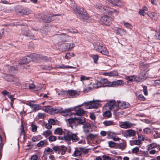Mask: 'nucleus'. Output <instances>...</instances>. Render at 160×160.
<instances>
[{
    "label": "nucleus",
    "instance_id": "f257e3e1",
    "mask_svg": "<svg viewBox=\"0 0 160 160\" xmlns=\"http://www.w3.org/2000/svg\"><path fill=\"white\" fill-rule=\"evenodd\" d=\"M74 11L76 13L78 18L81 20L84 21L88 20L89 16L83 8H75Z\"/></svg>",
    "mask_w": 160,
    "mask_h": 160
},
{
    "label": "nucleus",
    "instance_id": "f03ea898",
    "mask_svg": "<svg viewBox=\"0 0 160 160\" xmlns=\"http://www.w3.org/2000/svg\"><path fill=\"white\" fill-rule=\"evenodd\" d=\"M94 49L102 54L107 55L108 53L106 48L103 46V44L99 42H94L93 44Z\"/></svg>",
    "mask_w": 160,
    "mask_h": 160
},
{
    "label": "nucleus",
    "instance_id": "7ed1b4c3",
    "mask_svg": "<svg viewBox=\"0 0 160 160\" xmlns=\"http://www.w3.org/2000/svg\"><path fill=\"white\" fill-rule=\"evenodd\" d=\"M66 135L64 136V139L65 140L70 141L72 140V141H75L78 140V137L76 134L72 133L69 131H67Z\"/></svg>",
    "mask_w": 160,
    "mask_h": 160
},
{
    "label": "nucleus",
    "instance_id": "20e7f679",
    "mask_svg": "<svg viewBox=\"0 0 160 160\" xmlns=\"http://www.w3.org/2000/svg\"><path fill=\"white\" fill-rule=\"evenodd\" d=\"M97 8H98L100 11H102L103 12L106 11V12L110 15L112 14L113 13H115V15H117L119 13V11H118L117 10L111 9L108 7H105L102 5L98 4Z\"/></svg>",
    "mask_w": 160,
    "mask_h": 160
},
{
    "label": "nucleus",
    "instance_id": "39448f33",
    "mask_svg": "<svg viewBox=\"0 0 160 160\" xmlns=\"http://www.w3.org/2000/svg\"><path fill=\"white\" fill-rule=\"evenodd\" d=\"M61 93L63 95L69 94L70 98H73L76 97L79 94V92L74 90H69L68 91H62Z\"/></svg>",
    "mask_w": 160,
    "mask_h": 160
},
{
    "label": "nucleus",
    "instance_id": "423d86ee",
    "mask_svg": "<svg viewBox=\"0 0 160 160\" xmlns=\"http://www.w3.org/2000/svg\"><path fill=\"white\" fill-rule=\"evenodd\" d=\"M113 20V18L112 17L104 15L101 18L100 21L101 24L108 25Z\"/></svg>",
    "mask_w": 160,
    "mask_h": 160
},
{
    "label": "nucleus",
    "instance_id": "0eeeda50",
    "mask_svg": "<svg viewBox=\"0 0 160 160\" xmlns=\"http://www.w3.org/2000/svg\"><path fill=\"white\" fill-rule=\"evenodd\" d=\"M135 124L132 123L129 121H126L123 122H122L120 125V127L124 129H127L132 128Z\"/></svg>",
    "mask_w": 160,
    "mask_h": 160
},
{
    "label": "nucleus",
    "instance_id": "6e6552de",
    "mask_svg": "<svg viewBox=\"0 0 160 160\" xmlns=\"http://www.w3.org/2000/svg\"><path fill=\"white\" fill-rule=\"evenodd\" d=\"M82 152L84 153L87 152V150L83 148L80 147L76 148L75 149L73 154L75 156H80L82 154Z\"/></svg>",
    "mask_w": 160,
    "mask_h": 160
},
{
    "label": "nucleus",
    "instance_id": "1a4fd4ad",
    "mask_svg": "<svg viewBox=\"0 0 160 160\" xmlns=\"http://www.w3.org/2000/svg\"><path fill=\"white\" fill-rule=\"evenodd\" d=\"M118 107L121 109H124L129 107L130 105L128 102L119 101H118Z\"/></svg>",
    "mask_w": 160,
    "mask_h": 160
},
{
    "label": "nucleus",
    "instance_id": "9d476101",
    "mask_svg": "<svg viewBox=\"0 0 160 160\" xmlns=\"http://www.w3.org/2000/svg\"><path fill=\"white\" fill-rule=\"evenodd\" d=\"M123 84V81L122 80H118L112 82H109L107 85L108 87H114Z\"/></svg>",
    "mask_w": 160,
    "mask_h": 160
},
{
    "label": "nucleus",
    "instance_id": "9b49d317",
    "mask_svg": "<svg viewBox=\"0 0 160 160\" xmlns=\"http://www.w3.org/2000/svg\"><path fill=\"white\" fill-rule=\"evenodd\" d=\"M60 15L55 14L53 16H57ZM53 16H46L43 15V16H42L41 18V19H42L43 21L46 23H48L51 22L52 20V17Z\"/></svg>",
    "mask_w": 160,
    "mask_h": 160
},
{
    "label": "nucleus",
    "instance_id": "f8f14e48",
    "mask_svg": "<svg viewBox=\"0 0 160 160\" xmlns=\"http://www.w3.org/2000/svg\"><path fill=\"white\" fill-rule=\"evenodd\" d=\"M31 58L30 56L23 57L19 61V63L21 64H26L30 62Z\"/></svg>",
    "mask_w": 160,
    "mask_h": 160
},
{
    "label": "nucleus",
    "instance_id": "ddd939ff",
    "mask_svg": "<svg viewBox=\"0 0 160 160\" xmlns=\"http://www.w3.org/2000/svg\"><path fill=\"white\" fill-rule=\"evenodd\" d=\"M113 29L115 32L117 34H120L121 36L125 35L126 33V31L123 29H122L120 28L114 27L113 28Z\"/></svg>",
    "mask_w": 160,
    "mask_h": 160
},
{
    "label": "nucleus",
    "instance_id": "4468645a",
    "mask_svg": "<svg viewBox=\"0 0 160 160\" xmlns=\"http://www.w3.org/2000/svg\"><path fill=\"white\" fill-rule=\"evenodd\" d=\"M20 136L22 135L23 136V138L24 141L25 140L26 132L24 129V125L22 121H21V128H20Z\"/></svg>",
    "mask_w": 160,
    "mask_h": 160
},
{
    "label": "nucleus",
    "instance_id": "2eb2a0df",
    "mask_svg": "<svg viewBox=\"0 0 160 160\" xmlns=\"http://www.w3.org/2000/svg\"><path fill=\"white\" fill-rule=\"evenodd\" d=\"M109 2L112 5L118 7H120L122 5V2L119 0H109Z\"/></svg>",
    "mask_w": 160,
    "mask_h": 160
},
{
    "label": "nucleus",
    "instance_id": "dca6fc26",
    "mask_svg": "<svg viewBox=\"0 0 160 160\" xmlns=\"http://www.w3.org/2000/svg\"><path fill=\"white\" fill-rule=\"evenodd\" d=\"M84 132L86 133H88L90 131L91 129V125L88 123H86L83 126Z\"/></svg>",
    "mask_w": 160,
    "mask_h": 160
},
{
    "label": "nucleus",
    "instance_id": "f3484780",
    "mask_svg": "<svg viewBox=\"0 0 160 160\" xmlns=\"http://www.w3.org/2000/svg\"><path fill=\"white\" fill-rule=\"evenodd\" d=\"M89 102H90V103L92 109L97 108L98 107L99 104L98 101H90Z\"/></svg>",
    "mask_w": 160,
    "mask_h": 160
},
{
    "label": "nucleus",
    "instance_id": "a211bd4d",
    "mask_svg": "<svg viewBox=\"0 0 160 160\" xmlns=\"http://www.w3.org/2000/svg\"><path fill=\"white\" fill-rule=\"evenodd\" d=\"M92 86L94 88H98L102 86L104 87V85L102 84L101 81H97L92 84Z\"/></svg>",
    "mask_w": 160,
    "mask_h": 160
},
{
    "label": "nucleus",
    "instance_id": "6ab92c4d",
    "mask_svg": "<svg viewBox=\"0 0 160 160\" xmlns=\"http://www.w3.org/2000/svg\"><path fill=\"white\" fill-rule=\"evenodd\" d=\"M100 134L103 136H105L107 134L109 137H112L116 135L115 133L112 132H109L107 134V132L105 131H102L100 132Z\"/></svg>",
    "mask_w": 160,
    "mask_h": 160
},
{
    "label": "nucleus",
    "instance_id": "aec40b11",
    "mask_svg": "<svg viewBox=\"0 0 160 160\" xmlns=\"http://www.w3.org/2000/svg\"><path fill=\"white\" fill-rule=\"evenodd\" d=\"M48 144V142L46 140H42L40 141L37 144L38 147H44Z\"/></svg>",
    "mask_w": 160,
    "mask_h": 160
},
{
    "label": "nucleus",
    "instance_id": "412c9836",
    "mask_svg": "<svg viewBox=\"0 0 160 160\" xmlns=\"http://www.w3.org/2000/svg\"><path fill=\"white\" fill-rule=\"evenodd\" d=\"M54 133L55 134L59 135H62L63 133L65 134L64 132L63 131L62 128H56L54 130Z\"/></svg>",
    "mask_w": 160,
    "mask_h": 160
},
{
    "label": "nucleus",
    "instance_id": "4be33fe9",
    "mask_svg": "<svg viewBox=\"0 0 160 160\" xmlns=\"http://www.w3.org/2000/svg\"><path fill=\"white\" fill-rule=\"evenodd\" d=\"M148 15L150 18L154 20H156L158 18L157 13L154 12H149Z\"/></svg>",
    "mask_w": 160,
    "mask_h": 160
},
{
    "label": "nucleus",
    "instance_id": "5701e85b",
    "mask_svg": "<svg viewBox=\"0 0 160 160\" xmlns=\"http://www.w3.org/2000/svg\"><path fill=\"white\" fill-rule=\"evenodd\" d=\"M127 136L129 137L134 136L136 134L134 130L132 129L128 130L126 131Z\"/></svg>",
    "mask_w": 160,
    "mask_h": 160
},
{
    "label": "nucleus",
    "instance_id": "b1692460",
    "mask_svg": "<svg viewBox=\"0 0 160 160\" xmlns=\"http://www.w3.org/2000/svg\"><path fill=\"white\" fill-rule=\"evenodd\" d=\"M7 80L9 82H14V83L18 85L19 84V79L16 78L12 77L11 78H9Z\"/></svg>",
    "mask_w": 160,
    "mask_h": 160
},
{
    "label": "nucleus",
    "instance_id": "393cba45",
    "mask_svg": "<svg viewBox=\"0 0 160 160\" xmlns=\"http://www.w3.org/2000/svg\"><path fill=\"white\" fill-rule=\"evenodd\" d=\"M75 119L76 120V122L78 123L83 124H85L86 122H85L84 118L81 117V118H75Z\"/></svg>",
    "mask_w": 160,
    "mask_h": 160
},
{
    "label": "nucleus",
    "instance_id": "a878e982",
    "mask_svg": "<svg viewBox=\"0 0 160 160\" xmlns=\"http://www.w3.org/2000/svg\"><path fill=\"white\" fill-rule=\"evenodd\" d=\"M139 79L140 81H143L146 79V76L144 72H141L139 75Z\"/></svg>",
    "mask_w": 160,
    "mask_h": 160
},
{
    "label": "nucleus",
    "instance_id": "bb28decb",
    "mask_svg": "<svg viewBox=\"0 0 160 160\" xmlns=\"http://www.w3.org/2000/svg\"><path fill=\"white\" fill-rule=\"evenodd\" d=\"M52 149L55 152H58V153L59 154L61 153V148L59 146H54L52 147Z\"/></svg>",
    "mask_w": 160,
    "mask_h": 160
},
{
    "label": "nucleus",
    "instance_id": "cd10ccee",
    "mask_svg": "<svg viewBox=\"0 0 160 160\" xmlns=\"http://www.w3.org/2000/svg\"><path fill=\"white\" fill-rule=\"evenodd\" d=\"M85 113V111L81 109H79L75 113V115L81 116L83 115Z\"/></svg>",
    "mask_w": 160,
    "mask_h": 160
},
{
    "label": "nucleus",
    "instance_id": "c85d7f7f",
    "mask_svg": "<svg viewBox=\"0 0 160 160\" xmlns=\"http://www.w3.org/2000/svg\"><path fill=\"white\" fill-rule=\"evenodd\" d=\"M126 146V143L125 141H123L122 142L120 143L118 145L119 148L122 150L125 149Z\"/></svg>",
    "mask_w": 160,
    "mask_h": 160
},
{
    "label": "nucleus",
    "instance_id": "c756f323",
    "mask_svg": "<svg viewBox=\"0 0 160 160\" xmlns=\"http://www.w3.org/2000/svg\"><path fill=\"white\" fill-rule=\"evenodd\" d=\"M115 100H110L108 103L109 109L111 110L115 106Z\"/></svg>",
    "mask_w": 160,
    "mask_h": 160
},
{
    "label": "nucleus",
    "instance_id": "7c9ffc66",
    "mask_svg": "<svg viewBox=\"0 0 160 160\" xmlns=\"http://www.w3.org/2000/svg\"><path fill=\"white\" fill-rule=\"evenodd\" d=\"M157 146V145L155 143L150 144L147 146V150L148 151L151 150L153 148H156Z\"/></svg>",
    "mask_w": 160,
    "mask_h": 160
},
{
    "label": "nucleus",
    "instance_id": "2f4dec72",
    "mask_svg": "<svg viewBox=\"0 0 160 160\" xmlns=\"http://www.w3.org/2000/svg\"><path fill=\"white\" fill-rule=\"evenodd\" d=\"M138 154L141 156L146 157L148 156V151H143L140 150Z\"/></svg>",
    "mask_w": 160,
    "mask_h": 160
},
{
    "label": "nucleus",
    "instance_id": "473e14b6",
    "mask_svg": "<svg viewBox=\"0 0 160 160\" xmlns=\"http://www.w3.org/2000/svg\"><path fill=\"white\" fill-rule=\"evenodd\" d=\"M66 46L67 47V49L68 51H71L73 48L75 46L74 43H67Z\"/></svg>",
    "mask_w": 160,
    "mask_h": 160
},
{
    "label": "nucleus",
    "instance_id": "72a5a7b5",
    "mask_svg": "<svg viewBox=\"0 0 160 160\" xmlns=\"http://www.w3.org/2000/svg\"><path fill=\"white\" fill-rule=\"evenodd\" d=\"M108 75L110 77L119 76L118 72L116 71H113L108 72Z\"/></svg>",
    "mask_w": 160,
    "mask_h": 160
},
{
    "label": "nucleus",
    "instance_id": "f704fd0d",
    "mask_svg": "<svg viewBox=\"0 0 160 160\" xmlns=\"http://www.w3.org/2000/svg\"><path fill=\"white\" fill-rule=\"evenodd\" d=\"M103 124L106 126H109L114 124L112 121H106L103 122Z\"/></svg>",
    "mask_w": 160,
    "mask_h": 160
},
{
    "label": "nucleus",
    "instance_id": "c9c22d12",
    "mask_svg": "<svg viewBox=\"0 0 160 160\" xmlns=\"http://www.w3.org/2000/svg\"><path fill=\"white\" fill-rule=\"evenodd\" d=\"M23 35L29 37L30 39H32L34 37L33 34L32 33L29 31H28V32L23 33Z\"/></svg>",
    "mask_w": 160,
    "mask_h": 160
},
{
    "label": "nucleus",
    "instance_id": "e433bc0d",
    "mask_svg": "<svg viewBox=\"0 0 160 160\" xmlns=\"http://www.w3.org/2000/svg\"><path fill=\"white\" fill-rule=\"evenodd\" d=\"M48 152L51 153L52 154H53V151L52 148V149L51 148L49 147H47V148H46L45 149V151H44V153L45 155H47V153H48Z\"/></svg>",
    "mask_w": 160,
    "mask_h": 160
},
{
    "label": "nucleus",
    "instance_id": "4c0bfd02",
    "mask_svg": "<svg viewBox=\"0 0 160 160\" xmlns=\"http://www.w3.org/2000/svg\"><path fill=\"white\" fill-rule=\"evenodd\" d=\"M62 115L64 116L70 115L71 114V113L69 110L62 111Z\"/></svg>",
    "mask_w": 160,
    "mask_h": 160
},
{
    "label": "nucleus",
    "instance_id": "58836bf2",
    "mask_svg": "<svg viewBox=\"0 0 160 160\" xmlns=\"http://www.w3.org/2000/svg\"><path fill=\"white\" fill-rule=\"evenodd\" d=\"M52 133V132L51 130H47L46 131L43 132L42 135H44L45 137H47L48 136L51 135Z\"/></svg>",
    "mask_w": 160,
    "mask_h": 160
},
{
    "label": "nucleus",
    "instance_id": "ea45409f",
    "mask_svg": "<svg viewBox=\"0 0 160 160\" xmlns=\"http://www.w3.org/2000/svg\"><path fill=\"white\" fill-rule=\"evenodd\" d=\"M125 78L129 81H132L133 80H135V78L134 76H125Z\"/></svg>",
    "mask_w": 160,
    "mask_h": 160
},
{
    "label": "nucleus",
    "instance_id": "a19ab883",
    "mask_svg": "<svg viewBox=\"0 0 160 160\" xmlns=\"http://www.w3.org/2000/svg\"><path fill=\"white\" fill-rule=\"evenodd\" d=\"M14 95H10H10H8V98H10L11 99V102L10 104H11V105L12 107V108L13 107V102H14V100L15 99V98H14Z\"/></svg>",
    "mask_w": 160,
    "mask_h": 160
},
{
    "label": "nucleus",
    "instance_id": "79ce46f5",
    "mask_svg": "<svg viewBox=\"0 0 160 160\" xmlns=\"http://www.w3.org/2000/svg\"><path fill=\"white\" fill-rule=\"evenodd\" d=\"M56 137L53 135H51L48 138V140L50 142H54L56 141Z\"/></svg>",
    "mask_w": 160,
    "mask_h": 160
},
{
    "label": "nucleus",
    "instance_id": "37998d69",
    "mask_svg": "<svg viewBox=\"0 0 160 160\" xmlns=\"http://www.w3.org/2000/svg\"><path fill=\"white\" fill-rule=\"evenodd\" d=\"M151 132L152 130L149 128H146L143 129V132L146 134L150 133Z\"/></svg>",
    "mask_w": 160,
    "mask_h": 160
},
{
    "label": "nucleus",
    "instance_id": "c03bdc74",
    "mask_svg": "<svg viewBox=\"0 0 160 160\" xmlns=\"http://www.w3.org/2000/svg\"><path fill=\"white\" fill-rule=\"evenodd\" d=\"M90 102H84L82 105H84L85 108L86 109H92L91 106L90 105Z\"/></svg>",
    "mask_w": 160,
    "mask_h": 160
},
{
    "label": "nucleus",
    "instance_id": "a18cd8bd",
    "mask_svg": "<svg viewBox=\"0 0 160 160\" xmlns=\"http://www.w3.org/2000/svg\"><path fill=\"white\" fill-rule=\"evenodd\" d=\"M19 13L21 15H27L29 13L27 10L25 9H23L21 11H20Z\"/></svg>",
    "mask_w": 160,
    "mask_h": 160
},
{
    "label": "nucleus",
    "instance_id": "49530a36",
    "mask_svg": "<svg viewBox=\"0 0 160 160\" xmlns=\"http://www.w3.org/2000/svg\"><path fill=\"white\" fill-rule=\"evenodd\" d=\"M92 57L94 60V62L95 63H97L99 58L98 56V55H92Z\"/></svg>",
    "mask_w": 160,
    "mask_h": 160
},
{
    "label": "nucleus",
    "instance_id": "de8ad7c7",
    "mask_svg": "<svg viewBox=\"0 0 160 160\" xmlns=\"http://www.w3.org/2000/svg\"><path fill=\"white\" fill-rule=\"evenodd\" d=\"M139 149L138 147H136L132 149V153L135 154H136L138 152H139Z\"/></svg>",
    "mask_w": 160,
    "mask_h": 160
},
{
    "label": "nucleus",
    "instance_id": "09e8293b",
    "mask_svg": "<svg viewBox=\"0 0 160 160\" xmlns=\"http://www.w3.org/2000/svg\"><path fill=\"white\" fill-rule=\"evenodd\" d=\"M90 78V77H86L83 75H81L80 77V80L82 81L89 80Z\"/></svg>",
    "mask_w": 160,
    "mask_h": 160
},
{
    "label": "nucleus",
    "instance_id": "8fccbe9b",
    "mask_svg": "<svg viewBox=\"0 0 160 160\" xmlns=\"http://www.w3.org/2000/svg\"><path fill=\"white\" fill-rule=\"evenodd\" d=\"M104 116L108 118H110L111 116V114L110 111H106L104 112Z\"/></svg>",
    "mask_w": 160,
    "mask_h": 160
},
{
    "label": "nucleus",
    "instance_id": "3c124183",
    "mask_svg": "<svg viewBox=\"0 0 160 160\" xmlns=\"http://www.w3.org/2000/svg\"><path fill=\"white\" fill-rule=\"evenodd\" d=\"M101 81L102 82V84H103V85H104V83H106L107 84L106 85H104V87L106 86H108L107 85L108 84V83L110 82H108L107 79H103L101 80Z\"/></svg>",
    "mask_w": 160,
    "mask_h": 160
},
{
    "label": "nucleus",
    "instance_id": "603ef678",
    "mask_svg": "<svg viewBox=\"0 0 160 160\" xmlns=\"http://www.w3.org/2000/svg\"><path fill=\"white\" fill-rule=\"evenodd\" d=\"M58 68H63V69H65V68H75L74 67L70 66H66L63 65H62L61 66L59 67Z\"/></svg>",
    "mask_w": 160,
    "mask_h": 160
},
{
    "label": "nucleus",
    "instance_id": "864d4df0",
    "mask_svg": "<svg viewBox=\"0 0 160 160\" xmlns=\"http://www.w3.org/2000/svg\"><path fill=\"white\" fill-rule=\"evenodd\" d=\"M133 142L134 144L137 145H140L142 143L141 141L139 140H135L133 141Z\"/></svg>",
    "mask_w": 160,
    "mask_h": 160
},
{
    "label": "nucleus",
    "instance_id": "5fc2aeb1",
    "mask_svg": "<svg viewBox=\"0 0 160 160\" xmlns=\"http://www.w3.org/2000/svg\"><path fill=\"white\" fill-rule=\"evenodd\" d=\"M38 116L39 118L43 119L45 118V114L44 113H39Z\"/></svg>",
    "mask_w": 160,
    "mask_h": 160
},
{
    "label": "nucleus",
    "instance_id": "6e6d98bb",
    "mask_svg": "<svg viewBox=\"0 0 160 160\" xmlns=\"http://www.w3.org/2000/svg\"><path fill=\"white\" fill-rule=\"evenodd\" d=\"M32 127V132H35L37 130V127L34 124H32L31 125Z\"/></svg>",
    "mask_w": 160,
    "mask_h": 160
},
{
    "label": "nucleus",
    "instance_id": "4d7b16f0",
    "mask_svg": "<svg viewBox=\"0 0 160 160\" xmlns=\"http://www.w3.org/2000/svg\"><path fill=\"white\" fill-rule=\"evenodd\" d=\"M52 107L49 106H46L44 109V111L47 112L51 111Z\"/></svg>",
    "mask_w": 160,
    "mask_h": 160
},
{
    "label": "nucleus",
    "instance_id": "13d9d810",
    "mask_svg": "<svg viewBox=\"0 0 160 160\" xmlns=\"http://www.w3.org/2000/svg\"><path fill=\"white\" fill-rule=\"evenodd\" d=\"M109 146L111 148L114 147L115 145V143L112 141H109L108 142Z\"/></svg>",
    "mask_w": 160,
    "mask_h": 160
},
{
    "label": "nucleus",
    "instance_id": "bf43d9fd",
    "mask_svg": "<svg viewBox=\"0 0 160 160\" xmlns=\"http://www.w3.org/2000/svg\"><path fill=\"white\" fill-rule=\"evenodd\" d=\"M68 122L70 124L74 123V122L76 121V120L75 119V118H68Z\"/></svg>",
    "mask_w": 160,
    "mask_h": 160
},
{
    "label": "nucleus",
    "instance_id": "052dcab7",
    "mask_svg": "<svg viewBox=\"0 0 160 160\" xmlns=\"http://www.w3.org/2000/svg\"><path fill=\"white\" fill-rule=\"evenodd\" d=\"M97 136V135L93 134H90L88 135V137L91 139H93Z\"/></svg>",
    "mask_w": 160,
    "mask_h": 160
},
{
    "label": "nucleus",
    "instance_id": "680f3d73",
    "mask_svg": "<svg viewBox=\"0 0 160 160\" xmlns=\"http://www.w3.org/2000/svg\"><path fill=\"white\" fill-rule=\"evenodd\" d=\"M67 151L66 147L61 148V154L62 155H64Z\"/></svg>",
    "mask_w": 160,
    "mask_h": 160
},
{
    "label": "nucleus",
    "instance_id": "e2e57ef3",
    "mask_svg": "<svg viewBox=\"0 0 160 160\" xmlns=\"http://www.w3.org/2000/svg\"><path fill=\"white\" fill-rule=\"evenodd\" d=\"M45 128L47 129H50L52 128V125H51L49 122L46 123L45 125Z\"/></svg>",
    "mask_w": 160,
    "mask_h": 160
},
{
    "label": "nucleus",
    "instance_id": "0e129e2a",
    "mask_svg": "<svg viewBox=\"0 0 160 160\" xmlns=\"http://www.w3.org/2000/svg\"><path fill=\"white\" fill-rule=\"evenodd\" d=\"M48 122L52 125H54L56 123L55 120L53 119H49L48 120Z\"/></svg>",
    "mask_w": 160,
    "mask_h": 160
},
{
    "label": "nucleus",
    "instance_id": "69168bd1",
    "mask_svg": "<svg viewBox=\"0 0 160 160\" xmlns=\"http://www.w3.org/2000/svg\"><path fill=\"white\" fill-rule=\"evenodd\" d=\"M138 99L140 100L143 101L145 99V97L142 94L139 95L138 97Z\"/></svg>",
    "mask_w": 160,
    "mask_h": 160
},
{
    "label": "nucleus",
    "instance_id": "338daca9",
    "mask_svg": "<svg viewBox=\"0 0 160 160\" xmlns=\"http://www.w3.org/2000/svg\"><path fill=\"white\" fill-rule=\"evenodd\" d=\"M59 109L56 108H54L52 107L51 112H53L54 113H56L59 112H60Z\"/></svg>",
    "mask_w": 160,
    "mask_h": 160
},
{
    "label": "nucleus",
    "instance_id": "774afa93",
    "mask_svg": "<svg viewBox=\"0 0 160 160\" xmlns=\"http://www.w3.org/2000/svg\"><path fill=\"white\" fill-rule=\"evenodd\" d=\"M89 117L92 120H94L96 118L95 116L93 113H90L89 115Z\"/></svg>",
    "mask_w": 160,
    "mask_h": 160
}]
</instances>
